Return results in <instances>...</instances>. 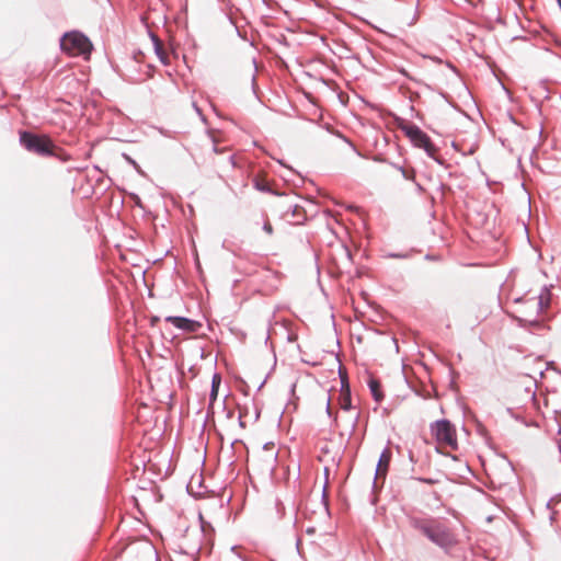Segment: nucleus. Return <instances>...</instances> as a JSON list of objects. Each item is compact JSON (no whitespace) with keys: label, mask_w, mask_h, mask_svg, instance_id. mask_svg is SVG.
I'll return each mask as SVG.
<instances>
[{"label":"nucleus","mask_w":561,"mask_h":561,"mask_svg":"<svg viewBox=\"0 0 561 561\" xmlns=\"http://www.w3.org/2000/svg\"><path fill=\"white\" fill-rule=\"evenodd\" d=\"M61 49L70 56L89 57L92 44L87 36L79 32H70L64 35L60 43Z\"/></svg>","instance_id":"3"},{"label":"nucleus","mask_w":561,"mask_h":561,"mask_svg":"<svg viewBox=\"0 0 561 561\" xmlns=\"http://www.w3.org/2000/svg\"><path fill=\"white\" fill-rule=\"evenodd\" d=\"M117 250H119V248H117ZM119 252V257L123 260V261H127V254L122 252V251H118Z\"/></svg>","instance_id":"17"},{"label":"nucleus","mask_w":561,"mask_h":561,"mask_svg":"<svg viewBox=\"0 0 561 561\" xmlns=\"http://www.w3.org/2000/svg\"><path fill=\"white\" fill-rule=\"evenodd\" d=\"M411 525L444 549H449L457 545L456 535L447 526L434 519L413 518Z\"/></svg>","instance_id":"1"},{"label":"nucleus","mask_w":561,"mask_h":561,"mask_svg":"<svg viewBox=\"0 0 561 561\" xmlns=\"http://www.w3.org/2000/svg\"><path fill=\"white\" fill-rule=\"evenodd\" d=\"M399 171L402 173V175H403L404 178H407V175H405V171H403V170H401V169H399Z\"/></svg>","instance_id":"21"},{"label":"nucleus","mask_w":561,"mask_h":561,"mask_svg":"<svg viewBox=\"0 0 561 561\" xmlns=\"http://www.w3.org/2000/svg\"><path fill=\"white\" fill-rule=\"evenodd\" d=\"M220 385L221 377L219 374H215L211 378L210 404H213L216 401Z\"/></svg>","instance_id":"12"},{"label":"nucleus","mask_w":561,"mask_h":561,"mask_svg":"<svg viewBox=\"0 0 561 561\" xmlns=\"http://www.w3.org/2000/svg\"><path fill=\"white\" fill-rule=\"evenodd\" d=\"M431 435L436 444V449L445 455L458 449L457 431L448 420H439L431 424Z\"/></svg>","instance_id":"2"},{"label":"nucleus","mask_w":561,"mask_h":561,"mask_svg":"<svg viewBox=\"0 0 561 561\" xmlns=\"http://www.w3.org/2000/svg\"><path fill=\"white\" fill-rule=\"evenodd\" d=\"M254 186L256 190L261 192H272L270 182L266 180L264 175L257 174L253 179Z\"/></svg>","instance_id":"11"},{"label":"nucleus","mask_w":561,"mask_h":561,"mask_svg":"<svg viewBox=\"0 0 561 561\" xmlns=\"http://www.w3.org/2000/svg\"><path fill=\"white\" fill-rule=\"evenodd\" d=\"M327 412L329 414H331V400L330 399L327 400Z\"/></svg>","instance_id":"18"},{"label":"nucleus","mask_w":561,"mask_h":561,"mask_svg":"<svg viewBox=\"0 0 561 561\" xmlns=\"http://www.w3.org/2000/svg\"><path fill=\"white\" fill-rule=\"evenodd\" d=\"M165 321L171 322L175 328L188 333L196 332L201 328V323L184 317H167Z\"/></svg>","instance_id":"6"},{"label":"nucleus","mask_w":561,"mask_h":561,"mask_svg":"<svg viewBox=\"0 0 561 561\" xmlns=\"http://www.w3.org/2000/svg\"><path fill=\"white\" fill-rule=\"evenodd\" d=\"M156 54L159 60L164 65H171V54L164 47V44L157 36H152Z\"/></svg>","instance_id":"9"},{"label":"nucleus","mask_w":561,"mask_h":561,"mask_svg":"<svg viewBox=\"0 0 561 561\" xmlns=\"http://www.w3.org/2000/svg\"><path fill=\"white\" fill-rule=\"evenodd\" d=\"M400 129L415 147L424 149L430 157L436 158L437 148L419 126L412 123H404L400 125Z\"/></svg>","instance_id":"4"},{"label":"nucleus","mask_w":561,"mask_h":561,"mask_svg":"<svg viewBox=\"0 0 561 561\" xmlns=\"http://www.w3.org/2000/svg\"><path fill=\"white\" fill-rule=\"evenodd\" d=\"M390 460H391V450L387 448L381 453V455L379 457V461H378L377 469H376V480L385 479V477L388 472V469H389Z\"/></svg>","instance_id":"8"},{"label":"nucleus","mask_w":561,"mask_h":561,"mask_svg":"<svg viewBox=\"0 0 561 561\" xmlns=\"http://www.w3.org/2000/svg\"><path fill=\"white\" fill-rule=\"evenodd\" d=\"M264 229H265V231L267 233H272L273 228H272V225L270 222H265L264 224Z\"/></svg>","instance_id":"16"},{"label":"nucleus","mask_w":561,"mask_h":561,"mask_svg":"<svg viewBox=\"0 0 561 561\" xmlns=\"http://www.w3.org/2000/svg\"><path fill=\"white\" fill-rule=\"evenodd\" d=\"M21 142L28 151L41 156H53L57 148L49 137L34 135L27 131L21 134Z\"/></svg>","instance_id":"5"},{"label":"nucleus","mask_w":561,"mask_h":561,"mask_svg":"<svg viewBox=\"0 0 561 561\" xmlns=\"http://www.w3.org/2000/svg\"><path fill=\"white\" fill-rule=\"evenodd\" d=\"M339 405L343 410H348L351 408L350 387L344 379H342V388H341V393H340V398H339Z\"/></svg>","instance_id":"10"},{"label":"nucleus","mask_w":561,"mask_h":561,"mask_svg":"<svg viewBox=\"0 0 561 561\" xmlns=\"http://www.w3.org/2000/svg\"><path fill=\"white\" fill-rule=\"evenodd\" d=\"M159 321V318L158 317H152L150 319V322H151V325H156V323Z\"/></svg>","instance_id":"19"},{"label":"nucleus","mask_w":561,"mask_h":561,"mask_svg":"<svg viewBox=\"0 0 561 561\" xmlns=\"http://www.w3.org/2000/svg\"><path fill=\"white\" fill-rule=\"evenodd\" d=\"M194 256H195L196 265L199 266V260H198V254H197L196 250L194 251Z\"/></svg>","instance_id":"20"},{"label":"nucleus","mask_w":561,"mask_h":561,"mask_svg":"<svg viewBox=\"0 0 561 561\" xmlns=\"http://www.w3.org/2000/svg\"><path fill=\"white\" fill-rule=\"evenodd\" d=\"M558 2H559V4H560V7H561V0H558Z\"/></svg>","instance_id":"22"},{"label":"nucleus","mask_w":561,"mask_h":561,"mask_svg":"<svg viewBox=\"0 0 561 561\" xmlns=\"http://www.w3.org/2000/svg\"><path fill=\"white\" fill-rule=\"evenodd\" d=\"M549 293L547 290H545L540 296H539V307L540 309H545L549 306V301H550V297H549Z\"/></svg>","instance_id":"14"},{"label":"nucleus","mask_w":561,"mask_h":561,"mask_svg":"<svg viewBox=\"0 0 561 561\" xmlns=\"http://www.w3.org/2000/svg\"><path fill=\"white\" fill-rule=\"evenodd\" d=\"M347 210L356 213L362 219L365 218V211L358 206L350 205L347 206Z\"/></svg>","instance_id":"15"},{"label":"nucleus","mask_w":561,"mask_h":561,"mask_svg":"<svg viewBox=\"0 0 561 561\" xmlns=\"http://www.w3.org/2000/svg\"><path fill=\"white\" fill-rule=\"evenodd\" d=\"M369 388H370V391L375 398L376 401H381L382 398H383V394L380 390V382L378 380H375V379H371L369 381Z\"/></svg>","instance_id":"13"},{"label":"nucleus","mask_w":561,"mask_h":561,"mask_svg":"<svg viewBox=\"0 0 561 561\" xmlns=\"http://www.w3.org/2000/svg\"><path fill=\"white\" fill-rule=\"evenodd\" d=\"M221 142H222L221 134L219 131L211 130L208 134V137H207L205 144L203 145V147L205 149H209L210 152H213V153H222L226 150H228V147H226V146L220 147Z\"/></svg>","instance_id":"7"}]
</instances>
